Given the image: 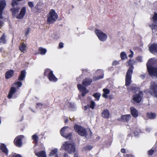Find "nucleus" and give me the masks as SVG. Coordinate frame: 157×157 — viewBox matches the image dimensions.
Listing matches in <instances>:
<instances>
[{"mask_svg": "<svg viewBox=\"0 0 157 157\" xmlns=\"http://www.w3.org/2000/svg\"><path fill=\"white\" fill-rule=\"evenodd\" d=\"M131 116L130 114H127L122 115L121 117V119L123 121H128L131 118Z\"/></svg>", "mask_w": 157, "mask_h": 157, "instance_id": "24", "label": "nucleus"}, {"mask_svg": "<svg viewBox=\"0 0 157 157\" xmlns=\"http://www.w3.org/2000/svg\"><path fill=\"white\" fill-rule=\"evenodd\" d=\"M103 93L102 96L104 98H109L108 95L110 93L109 90L107 89H104L103 90Z\"/></svg>", "mask_w": 157, "mask_h": 157, "instance_id": "21", "label": "nucleus"}, {"mask_svg": "<svg viewBox=\"0 0 157 157\" xmlns=\"http://www.w3.org/2000/svg\"><path fill=\"white\" fill-rule=\"evenodd\" d=\"M149 51L152 53L157 52V44H153L149 47Z\"/></svg>", "mask_w": 157, "mask_h": 157, "instance_id": "15", "label": "nucleus"}, {"mask_svg": "<svg viewBox=\"0 0 157 157\" xmlns=\"http://www.w3.org/2000/svg\"><path fill=\"white\" fill-rule=\"evenodd\" d=\"M95 103L93 101H91L90 102V105L89 107L91 109H94V107L95 106Z\"/></svg>", "mask_w": 157, "mask_h": 157, "instance_id": "36", "label": "nucleus"}, {"mask_svg": "<svg viewBox=\"0 0 157 157\" xmlns=\"http://www.w3.org/2000/svg\"><path fill=\"white\" fill-rule=\"evenodd\" d=\"M58 16L54 10H51L47 15V22L49 24L53 23L58 18Z\"/></svg>", "mask_w": 157, "mask_h": 157, "instance_id": "5", "label": "nucleus"}, {"mask_svg": "<svg viewBox=\"0 0 157 157\" xmlns=\"http://www.w3.org/2000/svg\"><path fill=\"white\" fill-rule=\"evenodd\" d=\"M23 136L20 135L17 136L14 140V143L15 145L18 147H21L22 144L21 140L23 138Z\"/></svg>", "mask_w": 157, "mask_h": 157, "instance_id": "11", "label": "nucleus"}, {"mask_svg": "<svg viewBox=\"0 0 157 157\" xmlns=\"http://www.w3.org/2000/svg\"><path fill=\"white\" fill-rule=\"evenodd\" d=\"M101 115L103 117L105 118H108L109 117L110 113L108 109H105L103 111Z\"/></svg>", "mask_w": 157, "mask_h": 157, "instance_id": "18", "label": "nucleus"}, {"mask_svg": "<svg viewBox=\"0 0 157 157\" xmlns=\"http://www.w3.org/2000/svg\"><path fill=\"white\" fill-rule=\"evenodd\" d=\"M6 6V2L4 0L0 1V18H2V13Z\"/></svg>", "mask_w": 157, "mask_h": 157, "instance_id": "12", "label": "nucleus"}, {"mask_svg": "<svg viewBox=\"0 0 157 157\" xmlns=\"http://www.w3.org/2000/svg\"><path fill=\"white\" fill-rule=\"evenodd\" d=\"M36 155L38 157H47L45 152L44 151H41L36 153Z\"/></svg>", "mask_w": 157, "mask_h": 157, "instance_id": "27", "label": "nucleus"}, {"mask_svg": "<svg viewBox=\"0 0 157 157\" xmlns=\"http://www.w3.org/2000/svg\"><path fill=\"white\" fill-rule=\"evenodd\" d=\"M68 106L71 109V110H74V109H75V105L74 103H69Z\"/></svg>", "mask_w": 157, "mask_h": 157, "instance_id": "37", "label": "nucleus"}, {"mask_svg": "<svg viewBox=\"0 0 157 157\" xmlns=\"http://www.w3.org/2000/svg\"><path fill=\"white\" fill-rule=\"evenodd\" d=\"M77 87L78 90L82 92V96H84L88 92V90L86 89L85 87L81 84H78Z\"/></svg>", "mask_w": 157, "mask_h": 157, "instance_id": "13", "label": "nucleus"}, {"mask_svg": "<svg viewBox=\"0 0 157 157\" xmlns=\"http://www.w3.org/2000/svg\"><path fill=\"white\" fill-rule=\"evenodd\" d=\"M16 89L13 87H12L9 92L8 95V98L11 99L12 98L13 94L16 92Z\"/></svg>", "mask_w": 157, "mask_h": 157, "instance_id": "20", "label": "nucleus"}, {"mask_svg": "<svg viewBox=\"0 0 157 157\" xmlns=\"http://www.w3.org/2000/svg\"><path fill=\"white\" fill-rule=\"evenodd\" d=\"M149 91L151 94L157 98V84L155 82H151Z\"/></svg>", "mask_w": 157, "mask_h": 157, "instance_id": "7", "label": "nucleus"}, {"mask_svg": "<svg viewBox=\"0 0 157 157\" xmlns=\"http://www.w3.org/2000/svg\"><path fill=\"white\" fill-rule=\"evenodd\" d=\"M3 23L2 22L0 21V27L2 25Z\"/></svg>", "mask_w": 157, "mask_h": 157, "instance_id": "54", "label": "nucleus"}, {"mask_svg": "<svg viewBox=\"0 0 157 157\" xmlns=\"http://www.w3.org/2000/svg\"><path fill=\"white\" fill-rule=\"evenodd\" d=\"M30 32V29L29 28H28L26 29L25 30V35L26 36H27L28 34Z\"/></svg>", "mask_w": 157, "mask_h": 157, "instance_id": "45", "label": "nucleus"}, {"mask_svg": "<svg viewBox=\"0 0 157 157\" xmlns=\"http://www.w3.org/2000/svg\"><path fill=\"white\" fill-rule=\"evenodd\" d=\"M151 26H152V27H157V24H152Z\"/></svg>", "mask_w": 157, "mask_h": 157, "instance_id": "53", "label": "nucleus"}, {"mask_svg": "<svg viewBox=\"0 0 157 157\" xmlns=\"http://www.w3.org/2000/svg\"><path fill=\"white\" fill-rule=\"evenodd\" d=\"M153 152L154 150L151 149V150L148 151V154L149 155H151L153 154Z\"/></svg>", "mask_w": 157, "mask_h": 157, "instance_id": "46", "label": "nucleus"}, {"mask_svg": "<svg viewBox=\"0 0 157 157\" xmlns=\"http://www.w3.org/2000/svg\"><path fill=\"white\" fill-rule=\"evenodd\" d=\"M153 20L154 21H157V13H155L152 17Z\"/></svg>", "mask_w": 157, "mask_h": 157, "instance_id": "39", "label": "nucleus"}, {"mask_svg": "<svg viewBox=\"0 0 157 157\" xmlns=\"http://www.w3.org/2000/svg\"><path fill=\"white\" fill-rule=\"evenodd\" d=\"M130 52L131 53V54H130L128 56V57L130 58H132L133 56L134 53L132 50H130Z\"/></svg>", "mask_w": 157, "mask_h": 157, "instance_id": "48", "label": "nucleus"}, {"mask_svg": "<svg viewBox=\"0 0 157 157\" xmlns=\"http://www.w3.org/2000/svg\"><path fill=\"white\" fill-rule=\"evenodd\" d=\"M130 110L131 113L133 117L136 118L138 116V112L134 107H131L130 108Z\"/></svg>", "mask_w": 157, "mask_h": 157, "instance_id": "17", "label": "nucleus"}, {"mask_svg": "<svg viewBox=\"0 0 157 157\" xmlns=\"http://www.w3.org/2000/svg\"><path fill=\"white\" fill-rule=\"evenodd\" d=\"M32 138L35 143H36L38 142V138L36 135L34 134L33 135Z\"/></svg>", "mask_w": 157, "mask_h": 157, "instance_id": "34", "label": "nucleus"}, {"mask_svg": "<svg viewBox=\"0 0 157 157\" xmlns=\"http://www.w3.org/2000/svg\"><path fill=\"white\" fill-rule=\"evenodd\" d=\"M97 36L99 40L101 41H106L107 38V35L99 30L96 29L95 31Z\"/></svg>", "mask_w": 157, "mask_h": 157, "instance_id": "10", "label": "nucleus"}, {"mask_svg": "<svg viewBox=\"0 0 157 157\" xmlns=\"http://www.w3.org/2000/svg\"><path fill=\"white\" fill-rule=\"evenodd\" d=\"M74 157H78L77 154H75L74 155Z\"/></svg>", "mask_w": 157, "mask_h": 157, "instance_id": "56", "label": "nucleus"}, {"mask_svg": "<svg viewBox=\"0 0 157 157\" xmlns=\"http://www.w3.org/2000/svg\"><path fill=\"white\" fill-rule=\"evenodd\" d=\"M154 62V59H151L147 63V70L149 75L152 77H157V68L152 66Z\"/></svg>", "mask_w": 157, "mask_h": 157, "instance_id": "4", "label": "nucleus"}, {"mask_svg": "<svg viewBox=\"0 0 157 157\" xmlns=\"http://www.w3.org/2000/svg\"><path fill=\"white\" fill-rule=\"evenodd\" d=\"M63 43H60L59 44V48H61L63 47Z\"/></svg>", "mask_w": 157, "mask_h": 157, "instance_id": "49", "label": "nucleus"}, {"mask_svg": "<svg viewBox=\"0 0 157 157\" xmlns=\"http://www.w3.org/2000/svg\"><path fill=\"white\" fill-rule=\"evenodd\" d=\"M13 71L10 70L7 71L5 74V77L6 79H9L11 78L13 75Z\"/></svg>", "mask_w": 157, "mask_h": 157, "instance_id": "22", "label": "nucleus"}, {"mask_svg": "<svg viewBox=\"0 0 157 157\" xmlns=\"http://www.w3.org/2000/svg\"><path fill=\"white\" fill-rule=\"evenodd\" d=\"M92 82V80L90 78H86L82 82V84L84 86H87L90 84Z\"/></svg>", "mask_w": 157, "mask_h": 157, "instance_id": "26", "label": "nucleus"}, {"mask_svg": "<svg viewBox=\"0 0 157 157\" xmlns=\"http://www.w3.org/2000/svg\"><path fill=\"white\" fill-rule=\"evenodd\" d=\"M147 117H148L151 119H154L155 117V113H147Z\"/></svg>", "mask_w": 157, "mask_h": 157, "instance_id": "30", "label": "nucleus"}, {"mask_svg": "<svg viewBox=\"0 0 157 157\" xmlns=\"http://www.w3.org/2000/svg\"><path fill=\"white\" fill-rule=\"evenodd\" d=\"M125 150L124 149L122 148L121 150V151L122 153H124L125 152Z\"/></svg>", "mask_w": 157, "mask_h": 157, "instance_id": "51", "label": "nucleus"}, {"mask_svg": "<svg viewBox=\"0 0 157 157\" xmlns=\"http://www.w3.org/2000/svg\"><path fill=\"white\" fill-rule=\"evenodd\" d=\"M29 6L31 8H32L34 6L33 3L32 2H28Z\"/></svg>", "mask_w": 157, "mask_h": 157, "instance_id": "44", "label": "nucleus"}, {"mask_svg": "<svg viewBox=\"0 0 157 157\" xmlns=\"http://www.w3.org/2000/svg\"><path fill=\"white\" fill-rule=\"evenodd\" d=\"M74 129L79 135L84 136L86 138H89L91 136V132L90 129H86L83 127L78 125H75L74 126Z\"/></svg>", "mask_w": 157, "mask_h": 157, "instance_id": "2", "label": "nucleus"}, {"mask_svg": "<svg viewBox=\"0 0 157 157\" xmlns=\"http://www.w3.org/2000/svg\"><path fill=\"white\" fill-rule=\"evenodd\" d=\"M136 63V62L134 59H130L128 62V64L131 65L129 67L127 71L125 79V85L126 86L129 85L131 82V75L133 72V65Z\"/></svg>", "mask_w": 157, "mask_h": 157, "instance_id": "3", "label": "nucleus"}, {"mask_svg": "<svg viewBox=\"0 0 157 157\" xmlns=\"http://www.w3.org/2000/svg\"><path fill=\"white\" fill-rule=\"evenodd\" d=\"M70 131V129L69 127H64L61 129V135L62 136L66 138H70L71 135L70 133H68Z\"/></svg>", "mask_w": 157, "mask_h": 157, "instance_id": "9", "label": "nucleus"}, {"mask_svg": "<svg viewBox=\"0 0 157 157\" xmlns=\"http://www.w3.org/2000/svg\"><path fill=\"white\" fill-rule=\"evenodd\" d=\"M36 105L37 107H41L43 105L41 103H37Z\"/></svg>", "mask_w": 157, "mask_h": 157, "instance_id": "50", "label": "nucleus"}, {"mask_svg": "<svg viewBox=\"0 0 157 157\" xmlns=\"http://www.w3.org/2000/svg\"><path fill=\"white\" fill-rule=\"evenodd\" d=\"M85 109H86L87 107L86 106H85Z\"/></svg>", "mask_w": 157, "mask_h": 157, "instance_id": "57", "label": "nucleus"}, {"mask_svg": "<svg viewBox=\"0 0 157 157\" xmlns=\"http://www.w3.org/2000/svg\"><path fill=\"white\" fill-rule=\"evenodd\" d=\"M128 90L129 92L132 91L133 92H138V93L133 94L132 96V102L136 103H140L143 97V92L139 91V89L135 85L131 86L130 87L128 88Z\"/></svg>", "mask_w": 157, "mask_h": 157, "instance_id": "1", "label": "nucleus"}, {"mask_svg": "<svg viewBox=\"0 0 157 157\" xmlns=\"http://www.w3.org/2000/svg\"><path fill=\"white\" fill-rule=\"evenodd\" d=\"M96 73L97 75H100L97 77H94L93 80H96L100 79L102 78L104 76L103 72L102 70H98L96 71Z\"/></svg>", "mask_w": 157, "mask_h": 157, "instance_id": "14", "label": "nucleus"}, {"mask_svg": "<svg viewBox=\"0 0 157 157\" xmlns=\"http://www.w3.org/2000/svg\"><path fill=\"white\" fill-rule=\"evenodd\" d=\"M119 64V61H114L113 63V65H117Z\"/></svg>", "mask_w": 157, "mask_h": 157, "instance_id": "47", "label": "nucleus"}, {"mask_svg": "<svg viewBox=\"0 0 157 157\" xmlns=\"http://www.w3.org/2000/svg\"><path fill=\"white\" fill-rule=\"evenodd\" d=\"M25 13L26 8L25 7H23L21 10L20 13L17 16V18L18 19L22 18L24 17Z\"/></svg>", "mask_w": 157, "mask_h": 157, "instance_id": "16", "label": "nucleus"}, {"mask_svg": "<svg viewBox=\"0 0 157 157\" xmlns=\"http://www.w3.org/2000/svg\"><path fill=\"white\" fill-rule=\"evenodd\" d=\"M120 57L122 59H124L127 58V55L124 52H122L121 53Z\"/></svg>", "mask_w": 157, "mask_h": 157, "instance_id": "32", "label": "nucleus"}, {"mask_svg": "<svg viewBox=\"0 0 157 157\" xmlns=\"http://www.w3.org/2000/svg\"><path fill=\"white\" fill-rule=\"evenodd\" d=\"M136 59L138 62H142V57L141 56H138L136 58Z\"/></svg>", "mask_w": 157, "mask_h": 157, "instance_id": "40", "label": "nucleus"}, {"mask_svg": "<svg viewBox=\"0 0 157 157\" xmlns=\"http://www.w3.org/2000/svg\"><path fill=\"white\" fill-rule=\"evenodd\" d=\"M17 1L15 0H13L12 3V6H14L17 5Z\"/></svg>", "mask_w": 157, "mask_h": 157, "instance_id": "41", "label": "nucleus"}, {"mask_svg": "<svg viewBox=\"0 0 157 157\" xmlns=\"http://www.w3.org/2000/svg\"><path fill=\"white\" fill-rule=\"evenodd\" d=\"M58 149L57 148H55L52 150L50 152L49 156L50 157H58L57 154Z\"/></svg>", "mask_w": 157, "mask_h": 157, "instance_id": "19", "label": "nucleus"}, {"mask_svg": "<svg viewBox=\"0 0 157 157\" xmlns=\"http://www.w3.org/2000/svg\"><path fill=\"white\" fill-rule=\"evenodd\" d=\"M6 42L5 40V36L3 34L1 38L0 39V43H5Z\"/></svg>", "mask_w": 157, "mask_h": 157, "instance_id": "33", "label": "nucleus"}, {"mask_svg": "<svg viewBox=\"0 0 157 157\" xmlns=\"http://www.w3.org/2000/svg\"><path fill=\"white\" fill-rule=\"evenodd\" d=\"M11 155L12 157H22L21 155L17 154L16 153H13Z\"/></svg>", "mask_w": 157, "mask_h": 157, "instance_id": "38", "label": "nucleus"}, {"mask_svg": "<svg viewBox=\"0 0 157 157\" xmlns=\"http://www.w3.org/2000/svg\"><path fill=\"white\" fill-rule=\"evenodd\" d=\"M19 49L23 52L26 50V46L25 44L23 43L19 47Z\"/></svg>", "mask_w": 157, "mask_h": 157, "instance_id": "31", "label": "nucleus"}, {"mask_svg": "<svg viewBox=\"0 0 157 157\" xmlns=\"http://www.w3.org/2000/svg\"><path fill=\"white\" fill-rule=\"evenodd\" d=\"M45 75H48V77L49 80L51 82H56L57 81V78L55 77L53 73V71L48 69H46L44 72Z\"/></svg>", "mask_w": 157, "mask_h": 157, "instance_id": "8", "label": "nucleus"}, {"mask_svg": "<svg viewBox=\"0 0 157 157\" xmlns=\"http://www.w3.org/2000/svg\"><path fill=\"white\" fill-rule=\"evenodd\" d=\"M0 147L2 151L7 155L8 154V150L6 147V145L3 144H1Z\"/></svg>", "mask_w": 157, "mask_h": 157, "instance_id": "23", "label": "nucleus"}, {"mask_svg": "<svg viewBox=\"0 0 157 157\" xmlns=\"http://www.w3.org/2000/svg\"><path fill=\"white\" fill-rule=\"evenodd\" d=\"M26 75V71L24 70L22 71H21V74L19 77L18 80L20 81L23 80L25 78Z\"/></svg>", "mask_w": 157, "mask_h": 157, "instance_id": "25", "label": "nucleus"}, {"mask_svg": "<svg viewBox=\"0 0 157 157\" xmlns=\"http://www.w3.org/2000/svg\"><path fill=\"white\" fill-rule=\"evenodd\" d=\"M61 149L67 151L69 153L74 152L75 150V146L73 144H70L65 142L61 147Z\"/></svg>", "mask_w": 157, "mask_h": 157, "instance_id": "6", "label": "nucleus"}, {"mask_svg": "<svg viewBox=\"0 0 157 157\" xmlns=\"http://www.w3.org/2000/svg\"><path fill=\"white\" fill-rule=\"evenodd\" d=\"M80 78L81 77L80 76L79 77L77 78V81L78 82H79L80 81Z\"/></svg>", "mask_w": 157, "mask_h": 157, "instance_id": "52", "label": "nucleus"}, {"mask_svg": "<svg viewBox=\"0 0 157 157\" xmlns=\"http://www.w3.org/2000/svg\"><path fill=\"white\" fill-rule=\"evenodd\" d=\"M68 120L67 119H66L64 121L65 123L67 122Z\"/></svg>", "mask_w": 157, "mask_h": 157, "instance_id": "55", "label": "nucleus"}, {"mask_svg": "<svg viewBox=\"0 0 157 157\" xmlns=\"http://www.w3.org/2000/svg\"><path fill=\"white\" fill-rule=\"evenodd\" d=\"M92 148V147L91 146L88 145L86 146L85 147V149L86 150H90Z\"/></svg>", "mask_w": 157, "mask_h": 157, "instance_id": "43", "label": "nucleus"}, {"mask_svg": "<svg viewBox=\"0 0 157 157\" xmlns=\"http://www.w3.org/2000/svg\"><path fill=\"white\" fill-rule=\"evenodd\" d=\"M101 94L98 93H97L93 95V96L97 100H99V98L101 96Z\"/></svg>", "mask_w": 157, "mask_h": 157, "instance_id": "35", "label": "nucleus"}, {"mask_svg": "<svg viewBox=\"0 0 157 157\" xmlns=\"http://www.w3.org/2000/svg\"><path fill=\"white\" fill-rule=\"evenodd\" d=\"M20 9L19 7H17L16 8H13L11 9L12 14L13 15H15L17 13Z\"/></svg>", "mask_w": 157, "mask_h": 157, "instance_id": "28", "label": "nucleus"}, {"mask_svg": "<svg viewBox=\"0 0 157 157\" xmlns=\"http://www.w3.org/2000/svg\"><path fill=\"white\" fill-rule=\"evenodd\" d=\"M17 85V86L18 87H19L21 86L22 85V83L21 82H18L15 83Z\"/></svg>", "mask_w": 157, "mask_h": 157, "instance_id": "42", "label": "nucleus"}, {"mask_svg": "<svg viewBox=\"0 0 157 157\" xmlns=\"http://www.w3.org/2000/svg\"><path fill=\"white\" fill-rule=\"evenodd\" d=\"M39 51L40 54L42 55H44L46 54L47 50L46 49L43 48L42 47H40L39 48Z\"/></svg>", "mask_w": 157, "mask_h": 157, "instance_id": "29", "label": "nucleus"}]
</instances>
